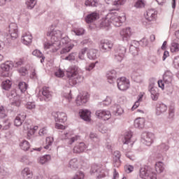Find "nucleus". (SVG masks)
<instances>
[{
  "label": "nucleus",
  "instance_id": "nucleus-32",
  "mask_svg": "<svg viewBox=\"0 0 179 179\" xmlns=\"http://www.w3.org/2000/svg\"><path fill=\"white\" fill-rule=\"evenodd\" d=\"M131 138H132V132L131 131L127 132L122 140V143H124V145H128V143H131Z\"/></svg>",
  "mask_w": 179,
  "mask_h": 179
},
{
  "label": "nucleus",
  "instance_id": "nucleus-34",
  "mask_svg": "<svg viewBox=\"0 0 179 179\" xmlns=\"http://www.w3.org/2000/svg\"><path fill=\"white\" fill-rule=\"evenodd\" d=\"M20 146L22 150L24 152L29 150L30 149V143L29 141L24 140L20 143Z\"/></svg>",
  "mask_w": 179,
  "mask_h": 179
},
{
  "label": "nucleus",
  "instance_id": "nucleus-22",
  "mask_svg": "<svg viewBox=\"0 0 179 179\" xmlns=\"http://www.w3.org/2000/svg\"><path fill=\"white\" fill-rule=\"evenodd\" d=\"M42 94L43 97H45V101H50V100L52 99V94H51L49 87H44L43 88Z\"/></svg>",
  "mask_w": 179,
  "mask_h": 179
},
{
  "label": "nucleus",
  "instance_id": "nucleus-60",
  "mask_svg": "<svg viewBox=\"0 0 179 179\" xmlns=\"http://www.w3.org/2000/svg\"><path fill=\"white\" fill-rule=\"evenodd\" d=\"M122 114H124V109H122V108H121V106L117 107V110H116V115H122Z\"/></svg>",
  "mask_w": 179,
  "mask_h": 179
},
{
  "label": "nucleus",
  "instance_id": "nucleus-53",
  "mask_svg": "<svg viewBox=\"0 0 179 179\" xmlns=\"http://www.w3.org/2000/svg\"><path fill=\"white\" fill-rule=\"evenodd\" d=\"M76 36H82L85 33V29L82 28L76 29L73 30Z\"/></svg>",
  "mask_w": 179,
  "mask_h": 179
},
{
  "label": "nucleus",
  "instance_id": "nucleus-21",
  "mask_svg": "<svg viewBox=\"0 0 179 179\" xmlns=\"http://www.w3.org/2000/svg\"><path fill=\"white\" fill-rule=\"evenodd\" d=\"M64 139H68L67 143H69V145H72V143H73L74 142H76V141L79 139V136H73L72 134L67 133L64 134Z\"/></svg>",
  "mask_w": 179,
  "mask_h": 179
},
{
  "label": "nucleus",
  "instance_id": "nucleus-30",
  "mask_svg": "<svg viewBox=\"0 0 179 179\" xmlns=\"http://www.w3.org/2000/svg\"><path fill=\"white\" fill-rule=\"evenodd\" d=\"M87 55L90 59H96L97 58V50L90 49Z\"/></svg>",
  "mask_w": 179,
  "mask_h": 179
},
{
  "label": "nucleus",
  "instance_id": "nucleus-26",
  "mask_svg": "<svg viewBox=\"0 0 179 179\" xmlns=\"http://www.w3.org/2000/svg\"><path fill=\"white\" fill-rule=\"evenodd\" d=\"M22 176L24 179L33 178V172L29 168H24L22 171Z\"/></svg>",
  "mask_w": 179,
  "mask_h": 179
},
{
  "label": "nucleus",
  "instance_id": "nucleus-38",
  "mask_svg": "<svg viewBox=\"0 0 179 179\" xmlns=\"http://www.w3.org/2000/svg\"><path fill=\"white\" fill-rule=\"evenodd\" d=\"M38 130V126L31 127L28 130V134H27L28 136L29 137L33 136V135H34Z\"/></svg>",
  "mask_w": 179,
  "mask_h": 179
},
{
  "label": "nucleus",
  "instance_id": "nucleus-49",
  "mask_svg": "<svg viewBox=\"0 0 179 179\" xmlns=\"http://www.w3.org/2000/svg\"><path fill=\"white\" fill-rule=\"evenodd\" d=\"M76 57V53H71L68 56H66L64 59L66 61H75V58Z\"/></svg>",
  "mask_w": 179,
  "mask_h": 179
},
{
  "label": "nucleus",
  "instance_id": "nucleus-23",
  "mask_svg": "<svg viewBox=\"0 0 179 179\" xmlns=\"http://www.w3.org/2000/svg\"><path fill=\"white\" fill-rule=\"evenodd\" d=\"M121 152L120 151H115L113 153V160L115 162L114 166L115 167H120L121 166Z\"/></svg>",
  "mask_w": 179,
  "mask_h": 179
},
{
  "label": "nucleus",
  "instance_id": "nucleus-16",
  "mask_svg": "<svg viewBox=\"0 0 179 179\" xmlns=\"http://www.w3.org/2000/svg\"><path fill=\"white\" fill-rule=\"evenodd\" d=\"M96 115L104 121L111 118V113L108 110H98L96 112Z\"/></svg>",
  "mask_w": 179,
  "mask_h": 179
},
{
  "label": "nucleus",
  "instance_id": "nucleus-46",
  "mask_svg": "<svg viewBox=\"0 0 179 179\" xmlns=\"http://www.w3.org/2000/svg\"><path fill=\"white\" fill-rule=\"evenodd\" d=\"M99 170H100V166L96 164H93L91 166L90 174H94L95 173H97Z\"/></svg>",
  "mask_w": 179,
  "mask_h": 179
},
{
  "label": "nucleus",
  "instance_id": "nucleus-40",
  "mask_svg": "<svg viewBox=\"0 0 179 179\" xmlns=\"http://www.w3.org/2000/svg\"><path fill=\"white\" fill-rule=\"evenodd\" d=\"M85 5V6H97L99 1L97 0H86Z\"/></svg>",
  "mask_w": 179,
  "mask_h": 179
},
{
  "label": "nucleus",
  "instance_id": "nucleus-17",
  "mask_svg": "<svg viewBox=\"0 0 179 179\" xmlns=\"http://www.w3.org/2000/svg\"><path fill=\"white\" fill-rule=\"evenodd\" d=\"M77 106H83V104L87 103V93L85 92L80 94L76 100Z\"/></svg>",
  "mask_w": 179,
  "mask_h": 179
},
{
  "label": "nucleus",
  "instance_id": "nucleus-57",
  "mask_svg": "<svg viewBox=\"0 0 179 179\" xmlns=\"http://www.w3.org/2000/svg\"><path fill=\"white\" fill-rule=\"evenodd\" d=\"M129 51L132 55H138V49L135 46H131Z\"/></svg>",
  "mask_w": 179,
  "mask_h": 179
},
{
  "label": "nucleus",
  "instance_id": "nucleus-45",
  "mask_svg": "<svg viewBox=\"0 0 179 179\" xmlns=\"http://www.w3.org/2000/svg\"><path fill=\"white\" fill-rule=\"evenodd\" d=\"M18 87L20 90V91L23 93L26 90H27V84L24 82H20L18 85Z\"/></svg>",
  "mask_w": 179,
  "mask_h": 179
},
{
  "label": "nucleus",
  "instance_id": "nucleus-2",
  "mask_svg": "<svg viewBox=\"0 0 179 179\" xmlns=\"http://www.w3.org/2000/svg\"><path fill=\"white\" fill-rule=\"evenodd\" d=\"M108 19H110V23H112L114 26L116 27H120L121 24L124 23V22L127 20V17H125V15L124 14L122 16H120L117 13H110L107 15L105 22H108Z\"/></svg>",
  "mask_w": 179,
  "mask_h": 179
},
{
  "label": "nucleus",
  "instance_id": "nucleus-62",
  "mask_svg": "<svg viewBox=\"0 0 179 179\" xmlns=\"http://www.w3.org/2000/svg\"><path fill=\"white\" fill-rule=\"evenodd\" d=\"M90 139H92L94 140L95 142H99V138H97V136H96V134H93V133H91L90 134Z\"/></svg>",
  "mask_w": 179,
  "mask_h": 179
},
{
  "label": "nucleus",
  "instance_id": "nucleus-50",
  "mask_svg": "<svg viewBox=\"0 0 179 179\" xmlns=\"http://www.w3.org/2000/svg\"><path fill=\"white\" fill-rule=\"evenodd\" d=\"M48 132V130H47V128L45 127L40 129L38 131V135L40 136H44V135H47V133Z\"/></svg>",
  "mask_w": 179,
  "mask_h": 179
},
{
  "label": "nucleus",
  "instance_id": "nucleus-37",
  "mask_svg": "<svg viewBox=\"0 0 179 179\" xmlns=\"http://www.w3.org/2000/svg\"><path fill=\"white\" fill-rule=\"evenodd\" d=\"M37 3L36 0H26V5L28 9H33L36 4Z\"/></svg>",
  "mask_w": 179,
  "mask_h": 179
},
{
  "label": "nucleus",
  "instance_id": "nucleus-52",
  "mask_svg": "<svg viewBox=\"0 0 179 179\" xmlns=\"http://www.w3.org/2000/svg\"><path fill=\"white\" fill-rule=\"evenodd\" d=\"M111 24L110 20L108 19V22H106V18L101 22V27H109Z\"/></svg>",
  "mask_w": 179,
  "mask_h": 179
},
{
  "label": "nucleus",
  "instance_id": "nucleus-48",
  "mask_svg": "<svg viewBox=\"0 0 179 179\" xmlns=\"http://www.w3.org/2000/svg\"><path fill=\"white\" fill-rule=\"evenodd\" d=\"M55 76L57 78H64L65 76V72L62 69H59L55 73Z\"/></svg>",
  "mask_w": 179,
  "mask_h": 179
},
{
  "label": "nucleus",
  "instance_id": "nucleus-59",
  "mask_svg": "<svg viewBox=\"0 0 179 179\" xmlns=\"http://www.w3.org/2000/svg\"><path fill=\"white\" fill-rule=\"evenodd\" d=\"M124 170L126 171V173H132V171H134V166H131V165H126L124 166Z\"/></svg>",
  "mask_w": 179,
  "mask_h": 179
},
{
  "label": "nucleus",
  "instance_id": "nucleus-39",
  "mask_svg": "<svg viewBox=\"0 0 179 179\" xmlns=\"http://www.w3.org/2000/svg\"><path fill=\"white\" fill-rule=\"evenodd\" d=\"M2 87L4 89V90H9V89L12 87V82H10L9 80L3 81Z\"/></svg>",
  "mask_w": 179,
  "mask_h": 179
},
{
  "label": "nucleus",
  "instance_id": "nucleus-13",
  "mask_svg": "<svg viewBox=\"0 0 179 179\" xmlns=\"http://www.w3.org/2000/svg\"><path fill=\"white\" fill-rule=\"evenodd\" d=\"M83 164V161L82 159H78L77 158H73L69 161V167L73 170H76V169H80Z\"/></svg>",
  "mask_w": 179,
  "mask_h": 179
},
{
  "label": "nucleus",
  "instance_id": "nucleus-3",
  "mask_svg": "<svg viewBox=\"0 0 179 179\" xmlns=\"http://www.w3.org/2000/svg\"><path fill=\"white\" fill-rule=\"evenodd\" d=\"M66 76L69 80H73L72 85H76V80L79 76V66L73 65L69 67L66 71Z\"/></svg>",
  "mask_w": 179,
  "mask_h": 179
},
{
  "label": "nucleus",
  "instance_id": "nucleus-29",
  "mask_svg": "<svg viewBox=\"0 0 179 179\" xmlns=\"http://www.w3.org/2000/svg\"><path fill=\"white\" fill-rule=\"evenodd\" d=\"M134 127L136 128H143L145 127V118L138 117L134 120Z\"/></svg>",
  "mask_w": 179,
  "mask_h": 179
},
{
  "label": "nucleus",
  "instance_id": "nucleus-4",
  "mask_svg": "<svg viewBox=\"0 0 179 179\" xmlns=\"http://www.w3.org/2000/svg\"><path fill=\"white\" fill-rule=\"evenodd\" d=\"M140 177L143 179H157V175L153 169L149 167L141 168L140 169Z\"/></svg>",
  "mask_w": 179,
  "mask_h": 179
},
{
  "label": "nucleus",
  "instance_id": "nucleus-14",
  "mask_svg": "<svg viewBox=\"0 0 179 179\" xmlns=\"http://www.w3.org/2000/svg\"><path fill=\"white\" fill-rule=\"evenodd\" d=\"M99 48L102 52H107V51H110V48H113V44L107 40H102L99 45Z\"/></svg>",
  "mask_w": 179,
  "mask_h": 179
},
{
  "label": "nucleus",
  "instance_id": "nucleus-58",
  "mask_svg": "<svg viewBox=\"0 0 179 179\" xmlns=\"http://www.w3.org/2000/svg\"><path fill=\"white\" fill-rule=\"evenodd\" d=\"M143 6H145V3L142 0H138L135 3L136 8H143Z\"/></svg>",
  "mask_w": 179,
  "mask_h": 179
},
{
  "label": "nucleus",
  "instance_id": "nucleus-63",
  "mask_svg": "<svg viewBox=\"0 0 179 179\" xmlns=\"http://www.w3.org/2000/svg\"><path fill=\"white\" fill-rule=\"evenodd\" d=\"M55 128H56V129H66V127L64 126L59 123H56Z\"/></svg>",
  "mask_w": 179,
  "mask_h": 179
},
{
  "label": "nucleus",
  "instance_id": "nucleus-10",
  "mask_svg": "<svg viewBox=\"0 0 179 179\" xmlns=\"http://www.w3.org/2000/svg\"><path fill=\"white\" fill-rule=\"evenodd\" d=\"M144 16L148 22H155L157 19V12L155 9H149Z\"/></svg>",
  "mask_w": 179,
  "mask_h": 179
},
{
  "label": "nucleus",
  "instance_id": "nucleus-61",
  "mask_svg": "<svg viewBox=\"0 0 179 179\" xmlns=\"http://www.w3.org/2000/svg\"><path fill=\"white\" fill-rule=\"evenodd\" d=\"M169 117L170 118H173L174 117V106H171L169 108Z\"/></svg>",
  "mask_w": 179,
  "mask_h": 179
},
{
  "label": "nucleus",
  "instance_id": "nucleus-18",
  "mask_svg": "<svg viewBox=\"0 0 179 179\" xmlns=\"http://www.w3.org/2000/svg\"><path fill=\"white\" fill-rule=\"evenodd\" d=\"M150 93L152 100H153L154 101H157V100H159V97L160 96V93L159 92V88L156 87H152L150 90Z\"/></svg>",
  "mask_w": 179,
  "mask_h": 179
},
{
  "label": "nucleus",
  "instance_id": "nucleus-35",
  "mask_svg": "<svg viewBox=\"0 0 179 179\" xmlns=\"http://www.w3.org/2000/svg\"><path fill=\"white\" fill-rule=\"evenodd\" d=\"M155 171L160 174V173H163L164 171V164H162V162H157L155 164Z\"/></svg>",
  "mask_w": 179,
  "mask_h": 179
},
{
  "label": "nucleus",
  "instance_id": "nucleus-56",
  "mask_svg": "<svg viewBox=\"0 0 179 179\" xmlns=\"http://www.w3.org/2000/svg\"><path fill=\"white\" fill-rule=\"evenodd\" d=\"M87 52V48H83L79 53L78 58H80V59H83L84 58L83 55H85Z\"/></svg>",
  "mask_w": 179,
  "mask_h": 179
},
{
  "label": "nucleus",
  "instance_id": "nucleus-27",
  "mask_svg": "<svg viewBox=\"0 0 179 179\" xmlns=\"http://www.w3.org/2000/svg\"><path fill=\"white\" fill-rule=\"evenodd\" d=\"M163 79L164 83L169 85V83H171V82H173V73H171V72L170 71L165 72Z\"/></svg>",
  "mask_w": 179,
  "mask_h": 179
},
{
  "label": "nucleus",
  "instance_id": "nucleus-28",
  "mask_svg": "<svg viewBox=\"0 0 179 179\" xmlns=\"http://www.w3.org/2000/svg\"><path fill=\"white\" fill-rule=\"evenodd\" d=\"M90 114H92L90 113V111L87 110H82L80 114V116L81 117V118L83 120H84V121H87L88 122L90 121Z\"/></svg>",
  "mask_w": 179,
  "mask_h": 179
},
{
  "label": "nucleus",
  "instance_id": "nucleus-31",
  "mask_svg": "<svg viewBox=\"0 0 179 179\" xmlns=\"http://www.w3.org/2000/svg\"><path fill=\"white\" fill-rule=\"evenodd\" d=\"M107 78L108 82H109L110 83H113V82H114L115 80L117 78V73L115 72V71H112L107 74Z\"/></svg>",
  "mask_w": 179,
  "mask_h": 179
},
{
  "label": "nucleus",
  "instance_id": "nucleus-55",
  "mask_svg": "<svg viewBox=\"0 0 179 179\" xmlns=\"http://www.w3.org/2000/svg\"><path fill=\"white\" fill-rule=\"evenodd\" d=\"M32 55H34L35 57H37L38 58H41L43 57V53L38 50H35L32 52Z\"/></svg>",
  "mask_w": 179,
  "mask_h": 179
},
{
  "label": "nucleus",
  "instance_id": "nucleus-47",
  "mask_svg": "<svg viewBox=\"0 0 179 179\" xmlns=\"http://www.w3.org/2000/svg\"><path fill=\"white\" fill-rule=\"evenodd\" d=\"M108 174V171L102 169L100 171V174L97 176V178L98 179L104 178V177H106V176H107Z\"/></svg>",
  "mask_w": 179,
  "mask_h": 179
},
{
  "label": "nucleus",
  "instance_id": "nucleus-9",
  "mask_svg": "<svg viewBox=\"0 0 179 179\" xmlns=\"http://www.w3.org/2000/svg\"><path fill=\"white\" fill-rule=\"evenodd\" d=\"M52 115L55 118V122H62L64 124L66 122V120H68L66 117V113L62 112H54Z\"/></svg>",
  "mask_w": 179,
  "mask_h": 179
},
{
  "label": "nucleus",
  "instance_id": "nucleus-15",
  "mask_svg": "<svg viewBox=\"0 0 179 179\" xmlns=\"http://www.w3.org/2000/svg\"><path fill=\"white\" fill-rule=\"evenodd\" d=\"M126 49L124 47L120 46L116 49V54L115 55V59L118 62H121L124 58V54H125Z\"/></svg>",
  "mask_w": 179,
  "mask_h": 179
},
{
  "label": "nucleus",
  "instance_id": "nucleus-44",
  "mask_svg": "<svg viewBox=\"0 0 179 179\" xmlns=\"http://www.w3.org/2000/svg\"><path fill=\"white\" fill-rule=\"evenodd\" d=\"M46 143L47 145L44 147L45 149H50V146L52 145V142H54V138L52 137H47L46 138Z\"/></svg>",
  "mask_w": 179,
  "mask_h": 179
},
{
  "label": "nucleus",
  "instance_id": "nucleus-51",
  "mask_svg": "<svg viewBox=\"0 0 179 179\" xmlns=\"http://www.w3.org/2000/svg\"><path fill=\"white\" fill-rule=\"evenodd\" d=\"M26 108L28 110H34V108H36V103H34V102H27Z\"/></svg>",
  "mask_w": 179,
  "mask_h": 179
},
{
  "label": "nucleus",
  "instance_id": "nucleus-43",
  "mask_svg": "<svg viewBox=\"0 0 179 179\" xmlns=\"http://www.w3.org/2000/svg\"><path fill=\"white\" fill-rule=\"evenodd\" d=\"M22 103V101H20V99H15L14 101H13L10 103V107L11 108H17L19 107H20V104Z\"/></svg>",
  "mask_w": 179,
  "mask_h": 179
},
{
  "label": "nucleus",
  "instance_id": "nucleus-33",
  "mask_svg": "<svg viewBox=\"0 0 179 179\" xmlns=\"http://www.w3.org/2000/svg\"><path fill=\"white\" fill-rule=\"evenodd\" d=\"M127 2V0H117L115 1L113 3V6H115L114 10H118L120 9V7L122 5H125V3Z\"/></svg>",
  "mask_w": 179,
  "mask_h": 179
},
{
  "label": "nucleus",
  "instance_id": "nucleus-19",
  "mask_svg": "<svg viewBox=\"0 0 179 179\" xmlns=\"http://www.w3.org/2000/svg\"><path fill=\"white\" fill-rule=\"evenodd\" d=\"M99 17V13L94 12L87 15L85 18V22L87 23H93V22H96V20H97Z\"/></svg>",
  "mask_w": 179,
  "mask_h": 179
},
{
  "label": "nucleus",
  "instance_id": "nucleus-41",
  "mask_svg": "<svg viewBox=\"0 0 179 179\" xmlns=\"http://www.w3.org/2000/svg\"><path fill=\"white\" fill-rule=\"evenodd\" d=\"M71 179H85V173H83L82 171H79L76 173Z\"/></svg>",
  "mask_w": 179,
  "mask_h": 179
},
{
  "label": "nucleus",
  "instance_id": "nucleus-25",
  "mask_svg": "<svg viewBox=\"0 0 179 179\" xmlns=\"http://www.w3.org/2000/svg\"><path fill=\"white\" fill-rule=\"evenodd\" d=\"M167 111V106L164 103H159L157 105L156 113L157 115H160V114H163V113H166Z\"/></svg>",
  "mask_w": 179,
  "mask_h": 179
},
{
  "label": "nucleus",
  "instance_id": "nucleus-20",
  "mask_svg": "<svg viewBox=\"0 0 179 179\" xmlns=\"http://www.w3.org/2000/svg\"><path fill=\"white\" fill-rule=\"evenodd\" d=\"M86 149H87L86 144H85V143H80L73 148V150L74 153H83Z\"/></svg>",
  "mask_w": 179,
  "mask_h": 179
},
{
  "label": "nucleus",
  "instance_id": "nucleus-36",
  "mask_svg": "<svg viewBox=\"0 0 179 179\" xmlns=\"http://www.w3.org/2000/svg\"><path fill=\"white\" fill-rule=\"evenodd\" d=\"M50 160H51V156L44 155L40 157L38 160V163L40 164H45V163H48V162H50Z\"/></svg>",
  "mask_w": 179,
  "mask_h": 179
},
{
  "label": "nucleus",
  "instance_id": "nucleus-12",
  "mask_svg": "<svg viewBox=\"0 0 179 179\" xmlns=\"http://www.w3.org/2000/svg\"><path fill=\"white\" fill-rule=\"evenodd\" d=\"M21 41L25 45H29V44H31L33 41V36L29 31H24L21 36Z\"/></svg>",
  "mask_w": 179,
  "mask_h": 179
},
{
  "label": "nucleus",
  "instance_id": "nucleus-6",
  "mask_svg": "<svg viewBox=\"0 0 179 179\" xmlns=\"http://www.w3.org/2000/svg\"><path fill=\"white\" fill-rule=\"evenodd\" d=\"M117 87L119 90L122 92L128 90L129 89L130 83L129 80L125 77H121L117 80Z\"/></svg>",
  "mask_w": 179,
  "mask_h": 179
},
{
  "label": "nucleus",
  "instance_id": "nucleus-42",
  "mask_svg": "<svg viewBox=\"0 0 179 179\" xmlns=\"http://www.w3.org/2000/svg\"><path fill=\"white\" fill-rule=\"evenodd\" d=\"M179 51V43L173 42L171 45V52H178Z\"/></svg>",
  "mask_w": 179,
  "mask_h": 179
},
{
  "label": "nucleus",
  "instance_id": "nucleus-7",
  "mask_svg": "<svg viewBox=\"0 0 179 179\" xmlns=\"http://www.w3.org/2000/svg\"><path fill=\"white\" fill-rule=\"evenodd\" d=\"M120 36L122 41H128L132 36V31H131L130 27H126L120 30Z\"/></svg>",
  "mask_w": 179,
  "mask_h": 179
},
{
  "label": "nucleus",
  "instance_id": "nucleus-1",
  "mask_svg": "<svg viewBox=\"0 0 179 179\" xmlns=\"http://www.w3.org/2000/svg\"><path fill=\"white\" fill-rule=\"evenodd\" d=\"M47 36L50 37V41L43 43V48L44 50H48L50 52H57L61 48V43H62L63 48L60 54H66L74 47V45L69 41V38L64 37L61 40L62 31L57 28L48 31Z\"/></svg>",
  "mask_w": 179,
  "mask_h": 179
},
{
  "label": "nucleus",
  "instance_id": "nucleus-24",
  "mask_svg": "<svg viewBox=\"0 0 179 179\" xmlns=\"http://www.w3.org/2000/svg\"><path fill=\"white\" fill-rule=\"evenodd\" d=\"M153 135L152 134H147L144 136V138H142V142L147 146H150L153 143V139L152 138Z\"/></svg>",
  "mask_w": 179,
  "mask_h": 179
},
{
  "label": "nucleus",
  "instance_id": "nucleus-64",
  "mask_svg": "<svg viewBox=\"0 0 179 179\" xmlns=\"http://www.w3.org/2000/svg\"><path fill=\"white\" fill-rule=\"evenodd\" d=\"M158 86L162 90H164V82H163V80H158Z\"/></svg>",
  "mask_w": 179,
  "mask_h": 179
},
{
  "label": "nucleus",
  "instance_id": "nucleus-54",
  "mask_svg": "<svg viewBox=\"0 0 179 179\" xmlns=\"http://www.w3.org/2000/svg\"><path fill=\"white\" fill-rule=\"evenodd\" d=\"M6 117V110L3 106H0V118H5Z\"/></svg>",
  "mask_w": 179,
  "mask_h": 179
},
{
  "label": "nucleus",
  "instance_id": "nucleus-5",
  "mask_svg": "<svg viewBox=\"0 0 179 179\" xmlns=\"http://www.w3.org/2000/svg\"><path fill=\"white\" fill-rule=\"evenodd\" d=\"M13 68V62L7 61L1 65V76L9 78L10 76V69Z\"/></svg>",
  "mask_w": 179,
  "mask_h": 179
},
{
  "label": "nucleus",
  "instance_id": "nucleus-8",
  "mask_svg": "<svg viewBox=\"0 0 179 179\" xmlns=\"http://www.w3.org/2000/svg\"><path fill=\"white\" fill-rule=\"evenodd\" d=\"M27 115L24 112H22L20 114H17L14 120V125L15 127H21L22 124L26 120Z\"/></svg>",
  "mask_w": 179,
  "mask_h": 179
},
{
  "label": "nucleus",
  "instance_id": "nucleus-11",
  "mask_svg": "<svg viewBox=\"0 0 179 179\" xmlns=\"http://www.w3.org/2000/svg\"><path fill=\"white\" fill-rule=\"evenodd\" d=\"M8 33L13 38V40H15V38H17L19 37V31L17 29V24L15 23H12L9 25V30Z\"/></svg>",
  "mask_w": 179,
  "mask_h": 179
}]
</instances>
